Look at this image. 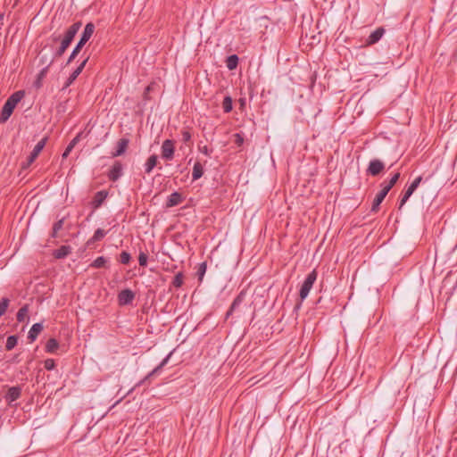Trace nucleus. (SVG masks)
I'll list each match as a JSON object with an SVG mask.
<instances>
[{
    "instance_id": "nucleus-15",
    "label": "nucleus",
    "mask_w": 457,
    "mask_h": 457,
    "mask_svg": "<svg viewBox=\"0 0 457 457\" xmlns=\"http://www.w3.org/2000/svg\"><path fill=\"white\" fill-rule=\"evenodd\" d=\"M21 394V389L19 386H12L8 389L7 394L5 395L6 401L11 403L16 401Z\"/></svg>"
},
{
    "instance_id": "nucleus-38",
    "label": "nucleus",
    "mask_w": 457,
    "mask_h": 457,
    "mask_svg": "<svg viewBox=\"0 0 457 457\" xmlns=\"http://www.w3.org/2000/svg\"><path fill=\"white\" fill-rule=\"evenodd\" d=\"M106 261L104 259V257L103 256H100V257H97L92 263V267L94 268H102L104 266Z\"/></svg>"
},
{
    "instance_id": "nucleus-2",
    "label": "nucleus",
    "mask_w": 457,
    "mask_h": 457,
    "mask_svg": "<svg viewBox=\"0 0 457 457\" xmlns=\"http://www.w3.org/2000/svg\"><path fill=\"white\" fill-rule=\"evenodd\" d=\"M94 31H95V25L92 22H89L85 26L83 33L80 37V39H79V43L77 44V46H75V48L73 49V51L71 52L69 59L67 61V64L71 63L75 59V57L78 55V54L81 50V48L90 39Z\"/></svg>"
},
{
    "instance_id": "nucleus-18",
    "label": "nucleus",
    "mask_w": 457,
    "mask_h": 457,
    "mask_svg": "<svg viewBox=\"0 0 457 457\" xmlns=\"http://www.w3.org/2000/svg\"><path fill=\"white\" fill-rule=\"evenodd\" d=\"M182 200L183 199H182L181 195L178 192H174L169 196L167 203H166V206L173 207V206L179 205L182 202Z\"/></svg>"
},
{
    "instance_id": "nucleus-7",
    "label": "nucleus",
    "mask_w": 457,
    "mask_h": 457,
    "mask_svg": "<svg viewBox=\"0 0 457 457\" xmlns=\"http://www.w3.org/2000/svg\"><path fill=\"white\" fill-rule=\"evenodd\" d=\"M135 298V293L130 289H123L118 295V302L120 305L130 304Z\"/></svg>"
},
{
    "instance_id": "nucleus-37",
    "label": "nucleus",
    "mask_w": 457,
    "mask_h": 457,
    "mask_svg": "<svg viewBox=\"0 0 457 457\" xmlns=\"http://www.w3.org/2000/svg\"><path fill=\"white\" fill-rule=\"evenodd\" d=\"M183 284V275L181 273H178L175 277H174V279L172 281V285L179 288L182 286Z\"/></svg>"
},
{
    "instance_id": "nucleus-14",
    "label": "nucleus",
    "mask_w": 457,
    "mask_h": 457,
    "mask_svg": "<svg viewBox=\"0 0 457 457\" xmlns=\"http://www.w3.org/2000/svg\"><path fill=\"white\" fill-rule=\"evenodd\" d=\"M129 143V140L128 138H120L117 142L116 150H115V152H113L112 154V157H117V156H120V155L123 154L126 152L127 148H128Z\"/></svg>"
},
{
    "instance_id": "nucleus-17",
    "label": "nucleus",
    "mask_w": 457,
    "mask_h": 457,
    "mask_svg": "<svg viewBox=\"0 0 457 457\" xmlns=\"http://www.w3.org/2000/svg\"><path fill=\"white\" fill-rule=\"evenodd\" d=\"M245 292L241 291L237 296L234 299L229 310L227 312V317H228L245 300Z\"/></svg>"
},
{
    "instance_id": "nucleus-16",
    "label": "nucleus",
    "mask_w": 457,
    "mask_h": 457,
    "mask_svg": "<svg viewBox=\"0 0 457 457\" xmlns=\"http://www.w3.org/2000/svg\"><path fill=\"white\" fill-rule=\"evenodd\" d=\"M42 330L43 325L41 323L33 324L28 335V338L29 339V341L34 342Z\"/></svg>"
},
{
    "instance_id": "nucleus-26",
    "label": "nucleus",
    "mask_w": 457,
    "mask_h": 457,
    "mask_svg": "<svg viewBox=\"0 0 457 457\" xmlns=\"http://www.w3.org/2000/svg\"><path fill=\"white\" fill-rule=\"evenodd\" d=\"M29 305L28 304H25L23 305L17 312V320L19 322H23L25 321L26 320H28V313H29Z\"/></svg>"
},
{
    "instance_id": "nucleus-25",
    "label": "nucleus",
    "mask_w": 457,
    "mask_h": 457,
    "mask_svg": "<svg viewBox=\"0 0 457 457\" xmlns=\"http://www.w3.org/2000/svg\"><path fill=\"white\" fill-rule=\"evenodd\" d=\"M204 174V168L200 162H195L193 167L192 179L193 180L199 179Z\"/></svg>"
},
{
    "instance_id": "nucleus-13",
    "label": "nucleus",
    "mask_w": 457,
    "mask_h": 457,
    "mask_svg": "<svg viewBox=\"0 0 457 457\" xmlns=\"http://www.w3.org/2000/svg\"><path fill=\"white\" fill-rule=\"evenodd\" d=\"M122 174V165L116 162L109 171L108 178L112 181H116Z\"/></svg>"
},
{
    "instance_id": "nucleus-31",
    "label": "nucleus",
    "mask_w": 457,
    "mask_h": 457,
    "mask_svg": "<svg viewBox=\"0 0 457 457\" xmlns=\"http://www.w3.org/2000/svg\"><path fill=\"white\" fill-rule=\"evenodd\" d=\"M63 223H64V220L61 219L54 224L53 232H52L53 237H58V232L62 228Z\"/></svg>"
},
{
    "instance_id": "nucleus-21",
    "label": "nucleus",
    "mask_w": 457,
    "mask_h": 457,
    "mask_svg": "<svg viewBox=\"0 0 457 457\" xmlns=\"http://www.w3.org/2000/svg\"><path fill=\"white\" fill-rule=\"evenodd\" d=\"M416 189H417V187H415L411 184L408 187V188L405 190V192L400 201V205H399L400 209L405 204V203L408 201V199L411 197V195L414 193V191Z\"/></svg>"
},
{
    "instance_id": "nucleus-5",
    "label": "nucleus",
    "mask_w": 457,
    "mask_h": 457,
    "mask_svg": "<svg viewBox=\"0 0 457 457\" xmlns=\"http://www.w3.org/2000/svg\"><path fill=\"white\" fill-rule=\"evenodd\" d=\"M47 141V137H43L40 141L37 142V144L35 145L34 149L30 153L29 158H28V163L26 167L29 166L37 158L41 151L44 149L46 144Z\"/></svg>"
},
{
    "instance_id": "nucleus-42",
    "label": "nucleus",
    "mask_w": 457,
    "mask_h": 457,
    "mask_svg": "<svg viewBox=\"0 0 457 457\" xmlns=\"http://www.w3.org/2000/svg\"><path fill=\"white\" fill-rule=\"evenodd\" d=\"M205 271H206V263L203 262V263L200 264V267H199V270H198V275H199V279L200 280L203 279V277H204Z\"/></svg>"
},
{
    "instance_id": "nucleus-23",
    "label": "nucleus",
    "mask_w": 457,
    "mask_h": 457,
    "mask_svg": "<svg viewBox=\"0 0 457 457\" xmlns=\"http://www.w3.org/2000/svg\"><path fill=\"white\" fill-rule=\"evenodd\" d=\"M416 189H417V187H415L411 184L408 187V188L405 190V192L400 201V205H399L400 209L405 204V203L408 201V199L411 197V195L414 193V191Z\"/></svg>"
},
{
    "instance_id": "nucleus-10",
    "label": "nucleus",
    "mask_w": 457,
    "mask_h": 457,
    "mask_svg": "<svg viewBox=\"0 0 457 457\" xmlns=\"http://www.w3.org/2000/svg\"><path fill=\"white\" fill-rule=\"evenodd\" d=\"M386 30L384 28L379 27L377 29H375L366 39V45L371 46L378 42L383 35L385 34Z\"/></svg>"
},
{
    "instance_id": "nucleus-12",
    "label": "nucleus",
    "mask_w": 457,
    "mask_h": 457,
    "mask_svg": "<svg viewBox=\"0 0 457 457\" xmlns=\"http://www.w3.org/2000/svg\"><path fill=\"white\" fill-rule=\"evenodd\" d=\"M389 190L387 188L382 187L381 190L377 194L376 197L373 200L371 206L372 212H377L378 210L380 204L383 202Z\"/></svg>"
},
{
    "instance_id": "nucleus-20",
    "label": "nucleus",
    "mask_w": 457,
    "mask_h": 457,
    "mask_svg": "<svg viewBox=\"0 0 457 457\" xmlns=\"http://www.w3.org/2000/svg\"><path fill=\"white\" fill-rule=\"evenodd\" d=\"M158 157L155 154H152L145 164V170L147 174L151 173L153 169L157 165Z\"/></svg>"
},
{
    "instance_id": "nucleus-28",
    "label": "nucleus",
    "mask_w": 457,
    "mask_h": 457,
    "mask_svg": "<svg viewBox=\"0 0 457 457\" xmlns=\"http://www.w3.org/2000/svg\"><path fill=\"white\" fill-rule=\"evenodd\" d=\"M238 64V57L236 54L229 55L226 60L227 68L229 71L235 70Z\"/></svg>"
},
{
    "instance_id": "nucleus-11",
    "label": "nucleus",
    "mask_w": 457,
    "mask_h": 457,
    "mask_svg": "<svg viewBox=\"0 0 457 457\" xmlns=\"http://www.w3.org/2000/svg\"><path fill=\"white\" fill-rule=\"evenodd\" d=\"M89 59V56H87L77 68L76 70L73 71V72L70 75V77L68 78L66 83H65V86L64 87H70L73 82L74 80L78 78V76L81 73V71H83L84 67L86 66L87 61Z\"/></svg>"
},
{
    "instance_id": "nucleus-36",
    "label": "nucleus",
    "mask_w": 457,
    "mask_h": 457,
    "mask_svg": "<svg viewBox=\"0 0 457 457\" xmlns=\"http://www.w3.org/2000/svg\"><path fill=\"white\" fill-rule=\"evenodd\" d=\"M76 143H77V138H74V139H72L71 141V143L68 145V146L66 147L65 151L62 154V158L63 159L68 157V155L70 154V153L71 152V150L75 146Z\"/></svg>"
},
{
    "instance_id": "nucleus-29",
    "label": "nucleus",
    "mask_w": 457,
    "mask_h": 457,
    "mask_svg": "<svg viewBox=\"0 0 457 457\" xmlns=\"http://www.w3.org/2000/svg\"><path fill=\"white\" fill-rule=\"evenodd\" d=\"M18 343V337L16 336H10L7 337L5 348L7 351L12 350Z\"/></svg>"
},
{
    "instance_id": "nucleus-24",
    "label": "nucleus",
    "mask_w": 457,
    "mask_h": 457,
    "mask_svg": "<svg viewBox=\"0 0 457 457\" xmlns=\"http://www.w3.org/2000/svg\"><path fill=\"white\" fill-rule=\"evenodd\" d=\"M107 192L106 191H98L95 197H94V201H93V204L95 205L96 208H98L102 204L103 202L105 200V198L107 197Z\"/></svg>"
},
{
    "instance_id": "nucleus-19",
    "label": "nucleus",
    "mask_w": 457,
    "mask_h": 457,
    "mask_svg": "<svg viewBox=\"0 0 457 457\" xmlns=\"http://www.w3.org/2000/svg\"><path fill=\"white\" fill-rule=\"evenodd\" d=\"M71 252V248L69 245H62L60 248L54 252V256L56 259H62L69 255Z\"/></svg>"
},
{
    "instance_id": "nucleus-34",
    "label": "nucleus",
    "mask_w": 457,
    "mask_h": 457,
    "mask_svg": "<svg viewBox=\"0 0 457 457\" xmlns=\"http://www.w3.org/2000/svg\"><path fill=\"white\" fill-rule=\"evenodd\" d=\"M69 46H70L69 43L62 40L61 45H60L59 48L56 50L54 55L57 57H61L65 53V51L67 50Z\"/></svg>"
},
{
    "instance_id": "nucleus-6",
    "label": "nucleus",
    "mask_w": 457,
    "mask_h": 457,
    "mask_svg": "<svg viewBox=\"0 0 457 457\" xmlns=\"http://www.w3.org/2000/svg\"><path fill=\"white\" fill-rule=\"evenodd\" d=\"M385 168V164L378 159H373L370 162L367 168V173L371 176H378Z\"/></svg>"
},
{
    "instance_id": "nucleus-48",
    "label": "nucleus",
    "mask_w": 457,
    "mask_h": 457,
    "mask_svg": "<svg viewBox=\"0 0 457 457\" xmlns=\"http://www.w3.org/2000/svg\"><path fill=\"white\" fill-rule=\"evenodd\" d=\"M152 89V86L149 85L148 87H146L145 90V95H147Z\"/></svg>"
},
{
    "instance_id": "nucleus-33",
    "label": "nucleus",
    "mask_w": 457,
    "mask_h": 457,
    "mask_svg": "<svg viewBox=\"0 0 457 457\" xmlns=\"http://www.w3.org/2000/svg\"><path fill=\"white\" fill-rule=\"evenodd\" d=\"M105 235H106V232L104 229L97 228L95 231L94 236L91 238V241H93V242L100 241L101 239H103Z\"/></svg>"
},
{
    "instance_id": "nucleus-35",
    "label": "nucleus",
    "mask_w": 457,
    "mask_h": 457,
    "mask_svg": "<svg viewBox=\"0 0 457 457\" xmlns=\"http://www.w3.org/2000/svg\"><path fill=\"white\" fill-rule=\"evenodd\" d=\"M9 303H10V300L8 298L4 297L1 299V301H0V317L5 313L7 308L9 306Z\"/></svg>"
},
{
    "instance_id": "nucleus-44",
    "label": "nucleus",
    "mask_w": 457,
    "mask_h": 457,
    "mask_svg": "<svg viewBox=\"0 0 457 457\" xmlns=\"http://www.w3.org/2000/svg\"><path fill=\"white\" fill-rule=\"evenodd\" d=\"M235 143L237 145H241L244 143V137L241 134H239V133L235 134Z\"/></svg>"
},
{
    "instance_id": "nucleus-40",
    "label": "nucleus",
    "mask_w": 457,
    "mask_h": 457,
    "mask_svg": "<svg viewBox=\"0 0 457 457\" xmlns=\"http://www.w3.org/2000/svg\"><path fill=\"white\" fill-rule=\"evenodd\" d=\"M44 367L46 370H52L54 369L55 367V362H54V360L53 359H46L45 361H44Z\"/></svg>"
},
{
    "instance_id": "nucleus-27",
    "label": "nucleus",
    "mask_w": 457,
    "mask_h": 457,
    "mask_svg": "<svg viewBox=\"0 0 457 457\" xmlns=\"http://www.w3.org/2000/svg\"><path fill=\"white\" fill-rule=\"evenodd\" d=\"M59 347V343L54 338H50L46 344V351L49 353H54Z\"/></svg>"
},
{
    "instance_id": "nucleus-30",
    "label": "nucleus",
    "mask_w": 457,
    "mask_h": 457,
    "mask_svg": "<svg viewBox=\"0 0 457 457\" xmlns=\"http://www.w3.org/2000/svg\"><path fill=\"white\" fill-rule=\"evenodd\" d=\"M222 108L224 112L228 113L232 110V98L230 96H225L222 102Z\"/></svg>"
},
{
    "instance_id": "nucleus-1",
    "label": "nucleus",
    "mask_w": 457,
    "mask_h": 457,
    "mask_svg": "<svg viewBox=\"0 0 457 457\" xmlns=\"http://www.w3.org/2000/svg\"><path fill=\"white\" fill-rule=\"evenodd\" d=\"M24 92L23 91H16L13 93L5 102L3 106L1 115H0V122H5L8 120L10 116L12 115L14 108L18 104V103L23 98Z\"/></svg>"
},
{
    "instance_id": "nucleus-43",
    "label": "nucleus",
    "mask_w": 457,
    "mask_h": 457,
    "mask_svg": "<svg viewBox=\"0 0 457 457\" xmlns=\"http://www.w3.org/2000/svg\"><path fill=\"white\" fill-rule=\"evenodd\" d=\"M181 136H182V140L185 143H187L191 140V133L188 130H183L181 132Z\"/></svg>"
},
{
    "instance_id": "nucleus-3",
    "label": "nucleus",
    "mask_w": 457,
    "mask_h": 457,
    "mask_svg": "<svg viewBox=\"0 0 457 457\" xmlns=\"http://www.w3.org/2000/svg\"><path fill=\"white\" fill-rule=\"evenodd\" d=\"M316 279L317 272L315 270H313L312 272L308 274L300 288L299 296L302 301H303L308 296Z\"/></svg>"
},
{
    "instance_id": "nucleus-39",
    "label": "nucleus",
    "mask_w": 457,
    "mask_h": 457,
    "mask_svg": "<svg viewBox=\"0 0 457 457\" xmlns=\"http://www.w3.org/2000/svg\"><path fill=\"white\" fill-rule=\"evenodd\" d=\"M130 261V254L127 252H122L120 255V262L122 264H128Z\"/></svg>"
},
{
    "instance_id": "nucleus-4",
    "label": "nucleus",
    "mask_w": 457,
    "mask_h": 457,
    "mask_svg": "<svg viewBox=\"0 0 457 457\" xmlns=\"http://www.w3.org/2000/svg\"><path fill=\"white\" fill-rule=\"evenodd\" d=\"M174 142L170 139H166L162 145V157L167 161H171L174 157Z\"/></svg>"
},
{
    "instance_id": "nucleus-22",
    "label": "nucleus",
    "mask_w": 457,
    "mask_h": 457,
    "mask_svg": "<svg viewBox=\"0 0 457 457\" xmlns=\"http://www.w3.org/2000/svg\"><path fill=\"white\" fill-rule=\"evenodd\" d=\"M416 189H417V187H415L411 184L408 187V188L405 190V192L400 201V205H399L400 209L405 204V203L408 201V199L411 197V195L414 193V191Z\"/></svg>"
},
{
    "instance_id": "nucleus-47",
    "label": "nucleus",
    "mask_w": 457,
    "mask_h": 457,
    "mask_svg": "<svg viewBox=\"0 0 457 457\" xmlns=\"http://www.w3.org/2000/svg\"><path fill=\"white\" fill-rule=\"evenodd\" d=\"M201 152L205 155H210V151L207 146H204L203 148H201Z\"/></svg>"
},
{
    "instance_id": "nucleus-9",
    "label": "nucleus",
    "mask_w": 457,
    "mask_h": 457,
    "mask_svg": "<svg viewBox=\"0 0 457 457\" xmlns=\"http://www.w3.org/2000/svg\"><path fill=\"white\" fill-rule=\"evenodd\" d=\"M171 355V353H170L162 361V362L156 367L154 368L149 374H147L142 380H140L136 386L135 387L137 386H140L141 385H143L146 380H148L151 377H153L154 375H155L156 373H158L169 361V359Z\"/></svg>"
},
{
    "instance_id": "nucleus-46",
    "label": "nucleus",
    "mask_w": 457,
    "mask_h": 457,
    "mask_svg": "<svg viewBox=\"0 0 457 457\" xmlns=\"http://www.w3.org/2000/svg\"><path fill=\"white\" fill-rule=\"evenodd\" d=\"M422 181V177L419 176L417 177L412 182L411 185H413L415 187H418L420 182Z\"/></svg>"
},
{
    "instance_id": "nucleus-32",
    "label": "nucleus",
    "mask_w": 457,
    "mask_h": 457,
    "mask_svg": "<svg viewBox=\"0 0 457 457\" xmlns=\"http://www.w3.org/2000/svg\"><path fill=\"white\" fill-rule=\"evenodd\" d=\"M400 178V173L397 172L395 173L392 178L391 179L389 180L388 183H382L381 184V187H385L386 188H387L389 191L391 190V188L395 186V184L397 182V180L399 179Z\"/></svg>"
},
{
    "instance_id": "nucleus-41",
    "label": "nucleus",
    "mask_w": 457,
    "mask_h": 457,
    "mask_svg": "<svg viewBox=\"0 0 457 457\" xmlns=\"http://www.w3.org/2000/svg\"><path fill=\"white\" fill-rule=\"evenodd\" d=\"M147 259H148V257H147L146 253H145L141 252V253H139V255H138V262H139V265H140V266H143V267L146 266V264H147Z\"/></svg>"
},
{
    "instance_id": "nucleus-45",
    "label": "nucleus",
    "mask_w": 457,
    "mask_h": 457,
    "mask_svg": "<svg viewBox=\"0 0 457 457\" xmlns=\"http://www.w3.org/2000/svg\"><path fill=\"white\" fill-rule=\"evenodd\" d=\"M47 71H48V66L43 68L40 72L38 73V79H43L46 73H47Z\"/></svg>"
},
{
    "instance_id": "nucleus-8",
    "label": "nucleus",
    "mask_w": 457,
    "mask_h": 457,
    "mask_svg": "<svg viewBox=\"0 0 457 457\" xmlns=\"http://www.w3.org/2000/svg\"><path fill=\"white\" fill-rule=\"evenodd\" d=\"M81 25L82 24H81L80 21H77V22L73 23L66 30L65 35H64V37H63V38L62 40L64 41V42H67V43H69L71 45V43L72 42L74 37L76 36V34L79 30Z\"/></svg>"
}]
</instances>
